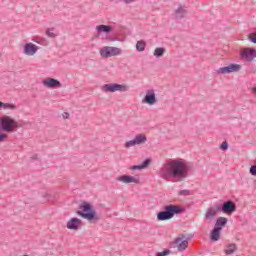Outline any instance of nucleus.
<instances>
[{"label": "nucleus", "instance_id": "33", "mask_svg": "<svg viewBox=\"0 0 256 256\" xmlns=\"http://www.w3.org/2000/svg\"><path fill=\"white\" fill-rule=\"evenodd\" d=\"M169 253H171L169 250H164L163 252H158L156 256H166L169 255Z\"/></svg>", "mask_w": 256, "mask_h": 256}, {"label": "nucleus", "instance_id": "6", "mask_svg": "<svg viewBox=\"0 0 256 256\" xmlns=\"http://www.w3.org/2000/svg\"><path fill=\"white\" fill-rule=\"evenodd\" d=\"M100 55L104 59H109V57L121 55V49L117 47L106 46L100 50Z\"/></svg>", "mask_w": 256, "mask_h": 256}, {"label": "nucleus", "instance_id": "9", "mask_svg": "<svg viewBox=\"0 0 256 256\" xmlns=\"http://www.w3.org/2000/svg\"><path fill=\"white\" fill-rule=\"evenodd\" d=\"M144 143H147V136L145 134H138L133 140L126 142L124 146L126 149H129L130 147H135V145H144Z\"/></svg>", "mask_w": 256, "mask_h": 256}, {"label": "nucleus", "instance_id": "31", "mask_svg": "<svg viewBox=\"0 0 256 256\" xmlns=\"http://www.w3.org/2000/svg\"><path fill=\"white\" fill-rule=\"evenodd\" d=\"M248 39L252 42V43H256V33H252L248 36Z\"/></svg>", "mask_w": 256, "mask_h": 256}, {"label": "nucleus", "instance_id": "19", "mask_svg": "<svg viewBox=\"0 0 256 256\" xmlns=\"http://www.w3.org/2000/svg\"><path fill=\"white\" fill-rule=\"evenodd\" d=\"M185 17H187V9H185V7L180 6L178 9L174 11L175 19H183Z\"/></svg>", "mask_w": 256, "mask_h": 256}, {"label": "nucleus", "instance_id": "24", "mask_svg": "<svg viewBox=\"0 0 256 256\" xmlns=\"http://www.w3.org/2000/svg\"><path fill=\"white\" fill-rule=\"evenodd\" d=\"M234 251H237V244H229L225 249L226 255H233Z\"/></svg>", "mask_w": 256, "mask_h": 256}, {"label": "nucleus", "instance_id": "30", "mask_svg": "<svg viewBox=\"0 0 256 256\" xmlns=\"http://www.w3.org/2000/svg\"><path fill=\"white\" fill-rule=\"evenodd\" d=\"M35 43H38L39 45H45V43H47V41L45 39H41V38H36Z\"/></svg>", "mask_w": 256, "mask_h": 256}, {"label": "nucleus", "instance_id": "8", "mask_svg": "<svg viewBox=\"0 0 256 256\" xmlns=\"http://www.w3.org/2000/svg\"><path fill=\"white\" fill-rule=\"evenodd\" d=\"M173 245L177 247L178 251H185L189 247V240H187V236L180 234L175 238Z\"/></svg>", "mask_w": 256, "mask_h": 256}, {"label": "nucleus", "instance_id": "21", "mask_svg": "<svg viewBox=\"0 0 256 256\" xmlns=\"http://www.w3.org/2000/svg\"><path fill=\"white\" fill-rule=\"evenodd\" d=\"M227 218L225 217H219L216 220L215 226L217 229H220V231H223V228L225 227V225H227Z\"/></svg>", "mask_w": 256, "mask_h": 256}, {"label": "nucleus", "instance_id": "5", "mask_svg": "<svg viewBox=\"0 0 256 256\" xmlns=\"http://www.w3.org/2000/svg\"><path fill=\"white\" fill-rule=\"evenodd\" d=\"M102 91L104 93H115L116 91H120V93H125V91L129 90V87L125 84H105L102 86Z\"/></svg>", "mask_w": 256, "mask_h": 256}, {"label": "nucleus", "instance_id": "11", "mask_svg": "<svg viewBox=\"0 0 256 256\" xmlns=\"http://www.w3.org/2000/svg\"><path fill=\"white\" fill-rule=\"evenodd\" d=\"M241 58L245 61H253L256 57V49L255 48H244L240 52Z\"/></svg>", "mask_w": 256, "mask_h": 256}, {"label": "nucleus", "instance_id": "13", "mask_svg": "<svg viewBox=\"0 0 256 256\" xmlns=\"http://www.w3.org/2000/svg\"><path fill=\"white\" fill-rule=\"evenodd\" d=\"M44 87L48 89H56L57 87H61V82L54 78H46L43 80Z\"/></svg>", "mask_w": 256, "mask_h": 256}, {"label": "nucleus", "instance_id": "7", "mask_svg": "<svg viewBox=\"0 0 256 256\" xmlns=\"http://www.w3.org/2000/svg\"><path fill=\"white\" fill-rule=\"evenodd\" d=\"M241 71V65L239 64H230L225 67H221L218 70H216V73L218 75H228L229 73H237Z\"/></svg>", "mask_w": 256, "mask_h": 256}, {"label": "nucleus", "instance_id": "37", "mask_svg": "<svg viewBox=\"0 0 256 256\" xmlns=\"http://www.w3.org/2000/svg\"><path fill=\"white\" fill-rule=\"evenodd\" d=\"M2 105H3V102L0 101V109H1Z\"/></svg>", "mask_w": 256, "mask_h": 256}, {"label": "nucleus", "instance_id": "18", "mask_svg": "<svg viewBox=\"0 0 256 256\" xmlns=\"http://www.w3.org/2000/svg\"><path fill=\"white\" fill-rule=\"evenodd\" d=\"M116 181H120L121 183H139V180L133 176H129V175H122L118 178H116Z\"/></svg>", "mask_w": 256, "mask_h": 256}, {"label": "nucleus", "instance_id": "34", "mask_svg": "<svg viewBox=\"0 0 256 256\" xmlns=\"http://www.w3.org/2000/svg\"><path fill=\"white\" fill-rule=\"evenodd\" d=\"M124 3H126V5H129V3H134V1H137V0H123Z\"/></svg>", "mask_w": 256, "mask_h": 256}, {"label": "nucleus", "instance_id": "36", "mask_svg": "<svg viewBox=\"0 0 256 256\" xmlns=\"http://www.w3.org/2000/svg\"><path fill=\"white\" fill-rule=\"evenodd\" d=\"M32 159H37V154H35L34 156H32Z\"/></svg>", "mask_w": 256, "mask_h": 256}, {"label": "nucleus", "instance_id": "23", "mask_svg": "<svg viewBox=\"0 0 256 256\" xmlns=\"http://www.w3.org/2000/svg\"><path fill=\"white\" fill-rule=\"evenodd\" d=\"M165 51L166 50L163 47L155 48L154 57H156V59H159V57H163V55H165Z\"/></svg>", "mask_w": 256, "mask_h": 256}, {"label": "nucleus", "instance_id": "20", "mask_svg": "<svg viewBox=\"0 0 256 256\" xmlns=\"http://www.w3.org/2000/svg\"><path fill=\"white\" fill-rule=\"evenodd\" d=\"M210 239L211 241H219V239H221V228H216L214 226L210 234Z\"/></svg>", "mask_w": 256, "mask_h": 256}, {"label": "nucleus", "instance_id": "1", "mask_svg": "<svg viewBox=\"0 0 256 256\" xmlns=\"http://www.w3.org/2000/svg\"><path fill=\"white\" fill-rule=\"evenodd\" d=\"M160 177L165 181H183L189 177V164L181 160H170L160 169Z\"/></svg>", "mask_w": 256, "mask_h": 256}, {"label": "nucleus", "instance_id": "32", "mask_svg": "<svg viewBox=\"0 0 256 256\" xmlns=\"http://www.w3.org/2000/svg\"><path fill=\"white\" fill-rule=\"evenodd\" d=\"M250 174L256 177V165L250 167Z\"/></svg>", "mask_w": 256, "mask_h": 256}, {"label": "nucleus", "instance_id": "29", "mask_svg": "<svg viewBox=\"0 0 256 256\" xmlns=\"http://www.w3.org/2000/svg\"><path fill=\"white\" fill-rule=\"evenodd\" d=\"M220 149H222V151H227V149H229V144L227 143V141H224V142L220 145Z\"/></svg>", "mask_w": 256, "mask_h": 256}, {"label": "nucleus", "instance_id": "16", "mask_svg": "<svg viewBox=\"0 0 256 256\" xmlns=\"http://www.w3.org/2000/svg\"><path fill=\"white\" fill-rule=\"evenodd\" d=\"M96 31L98 33L97 37H99V35H101V33H106V35H109V33H111V31H113V26L101 24V25L96 26Z\"/></svg>", "mask_w": 256, "mask_h": 256}, {"label": "nucleus", "instance_id": "26", "mask_svg": "<svg viewBox=\"0 0 256 256\" xmlns=\"http://www.w3.org/2000/svg\"><path fill=\"white\" fill-rule=\"evenodd\" d=\"M2 107L3 109H10L11 111H15V109H17V105L10 104V103H3V102H2Z\"/></svg>", "mask_w": 256, "mask_h": 256}, {"label": "nucleus", "instance_id": "12", "mask_svg": "<svg viewBox=\"0 0 256 256\" xmlns=\"http://www.w3.org/2000/svg\"><path fill=\"white\" fill-rule=\"evenodd\" d=\"M142 103H147V105H155L157 103V98L155 97V90H147Z\"/></svg>", "mask_w": 256, "mask_h": 256}, {"label": "nucleus", "instance_id": "25", "mask_svg": "<svg viewBox=\"0 0 256 256\" xmlns=\"http://www.w3.org/2000/svg\"><path fill=\"white\" fill-rule=\"evenodd\" d=\"M145 47H147V43H145L144 40H139L137 43H136V49L137 51H145Z\"/></svg>", "mask_w": 256, "mask_h": 256}, {"label": "nucleus", "instance_id": "10", "mask_svg": "<svg viewBox=\"0 0 256 256\" xmlns=\"http://www.w3.org/2000/svg\"><path fill=\"white\" fill-rule=\"evenodd\" d=\"M220 211L226 213V215H231L237 211V205L231 200L226 201L222 204V207H220Z\"/></svg>", "mask_w": 256, "mask_h": 256}, {"label": "nucleus", "instance_id": "14", "mask_svg": "<svg viewBox=\"0 0 256 256\" xmlns=\"http://www.w3.org/2000/svg\"><path fill=\"white\" fill-rule=\"evenodd\" d=\"M219 211H221V206H214V207L208 208L205 213V219H207V220L215 219V217H217V213H219Z\"/></svg>", "mask_w": 256, "mask_h": 256}, {"label": "nucleus", "instance_id": "27", "mask_svg": "<svg viewBox=\"0 0 256 256\" xmlns=\"http://www.w3.org/2000/svg\"><path fill=\"white\" fill-rule=\"evenodd\" d=\"M51 31H53V28H48V29L46 30V35H47V37H50V38H52V39H55V37H57V34L51 32Z\"/></svg>", "mask_w": 256, "mask_h": 256}, {"label": "nucleus", "instance_id": "22", "mask_svg": "<svg viewBox=\"0 0 256 256\" xmlns=\"http://www.w3.org/2000/svg\"><path fill=\"white\" fill-rule=\"evenodd\" d=\"M150 163H151V160L146 159L141 165L132 166L131 169L133 171L141 170V169H147V167H149Z\"/></svg>", "mask_w": 256, "mask_h": 256}, {"label": "nucleus", "instance_id": "15", "mask_svg": "<svg viewBox=\"0 0 256 256\" xmlns=\"http://www.w3.org/2000/svg\"><path fill=\"white\" fill-rule=\"evenodd\" d=\"M81 219L79 218H72L67 222V229H70L72 231H78V229L81 227Z\"/></svg>", "mask_w": 256, "mask_h": 256}, {"label": "nucleus", "instance_id": "17", "mask_svg": "<svg viewBox=\"0 0 256 256\" xmlns=\"http://www.w3.org/2000/svg\"><path fill=\"white\" fill-rule=\"evenodd\" d=\"M24 53L28 56H33L37 53V46L33 43H27L24 46Z\"/></svg>", "mask_w": 256, "mask_h": 256}, {"label": "nucleus", "instance_id": "3", "mask_svg": "<svg viewBox=\"0 0 256 256\" xmlns=\"http://www.w3.org/2000/svg\"><path fill=\"white\" fill-rule=\"evenodd\" d=\"M79 209L76 213L82 219H87V221H99V216H97V213L95 212V209H93V205H91L89 202H82L79 205Z\"/></svg>", "mask_w": 256, "mask_h": 256}, {"label": "nucleus", "instance_id": "4", "mask_svg": "<svg viewBox=\"0 0 256 256\" xmlns=\"http://www.w3.org/2000/svg\"><path fill=\"white\" fill-rule=\"evenodd\" d=\"M179 213H183V208L177 205H167L165 206L164 211H160L157 214L158 221H169V219H173L175 215H179Z\"/></svg>", "mask_w": 256, "mask_h": 256}, {"label": "nucleus", "instance_id": "28", "mask_svg": "<svg viewBox=\"0 0 256 256\" xmlns=\"http://www.w3.org/2000/svg\"><path fill=\"white\" fill-rule=\"evenodd\" d=\"M178 195H182L184 197H189V195H191V191L190 190H181L178 192Z\"/></svg>", "mask_w": 256, "mask_h": 256}, {"label": "nucleus", "instance_id": "35", "mask_svg": "<svg viewBox=\"0 0 256 256\" xmlns=\"http://www.w3.org/2000/svg\"><path fill=\"white\" fill-rule=\"evenodd\" d=\"M69 117V113H65L64 119H67Z\"/></svg>", "mask_w": 256, "mask_h": 256}, {"label": "nucleus", "instance_id": "2", "mask_svg": "<svg viewBox=\"0 0 256 256\" xmlns=\"http://www.w3.org/2000/svg\"><path fill=\"white\" fill-rule=\"evenodd\" d=\"M19 122L9 115L0 116V130L6 133H15L19 128ZM7 134H0V143L7 141Z\"/></svg>", "mask_w": 256, "mask_h": 256}]
</instances>
